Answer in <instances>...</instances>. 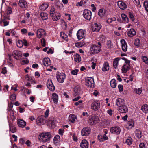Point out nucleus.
Here are the masks:
<instances>
[{
	"mask_svg": "<svg viewBox=\"0 0 148 148\" xmlns=\"http://www.w3.org/2000/svg\"><path fill=\"white\" fill-rule=\"evenodd\" d=\"M141 59L143 61L148 65V58L146 56H142Z\"/></svg>",
	"mask_w": 148,
	"mask_h": 148,
	"instance_id": "nucleus-45",
	"label": "nucleus"
},
{
	"mask_svg": "<svg viewBox=\"0 0 148 148\" xmlns=\"http://www.w3.org/2000/svg\"><path fill=\"white\" fill-rule=\"evenodd\" d=\"M108 137L105 135H99L98 136V140L100 142H103L108 140Z\"/></svg>",
	"mask_w": 148,
	"mask_h": 148,
	"instance_id": "nucleus-26",
	"label": "nucleus"
},
{
	"mask_svg": "<svg viewBox=\"0 0 148 148\" xmlns=\"http://www.w3.org/2000/svg\"><path fill=\"white\" fill-rule=\"evenodd\" d=\"M140 44V40L138 39H135L134 41V44L136 46H138Z\"/></svg>",
	"mask_w": 148,
	"mask_h": 148,
	"instance_id": "nucleus-59",
	"label": "nucleus"
},
{
	"mask_svg": "<svg viewBox=\"0 0 148 148\" xmlns=\"http://www.w3.org/2000/svg\"><path fill=\"white\" fill-rule=\"evenodd\" d=\"M49 4L47 3H45L41 5L39 7V9L43 11L45 10L48 7Z\"/></svg>",
	"mask_w": 148,
	"mask_h": 148,
	"instance_id": "nucleus-29",
	"label": "nucleus"
},
{
	"mask_svg": "<svg viewBox=\"0 0 148 148\" xmlns=\"http://www.w3.org/2000/svg\"><path fill=\"white\" fill-rule=\"evenodd\" d=\"M16 45L18 47L21 48L23 46V42L22 40H18L16 42Z\"/></svg>",
	"mask_w": 148,
	"mask_h": 148,
	"instance_id": "nucleus-49",
	"label": "nucleus"
},
{
	"mask_svg": "<svg viewBox=\"0 0 148 148\" xmlns=\"http://www.w3.org/2000/svg\"><path fill=\"white\" fill-rule=\"evenodd\" d=\"M100 107V103L99 101H94L91 105V108L93 110L97 111Z\"/></svg>",
	"mask_w": 148,
	"mask_h": 148,
	"instance_id": "nucleus-6",
	"label": "nucleus"
},
{
	"mask_svg": "<svg viewBox=\"0 0 148 148\" xmlns=\"http://www.w3.org/2000/svg\"><path fill=\"white\" fill-rule=\"evenodd\" d=\"M105 14V12L103 9H101L99 10L98 14L100 16L102 17Z\"/></svg>",
	"mask_w": 148,
	"mask_h": 148,
	"instance_id": "nucleus-48",
	"label": "nucleus"
},
{
	"mask_svg": "<svg viewBox=\"0 0 148 148\" xmlns=\"http://www.w3.org/2000/svg\"><path fill=\"white\" fill-rule=\"evenodd\" d=\"M86 32L82 29L78 30L77 33V36L79 40L84 38L86 36Z\"/></svg>",
	"mask_w": 148,
	"mask_h": 148,
	"instance_id": "nucleus-10",
	"label": "nucleus"
},
{
	"mask_svg": "<svg viewBox=\"0 0 148 148\" xmlns=\"http://www.w3.org/2000/svg\"><path fill=\"white\" fill-rule=\"evenodd\" d=\"M111 86L113 88H115L116 86V81L114 79H112L110 82Z\"/></svg>",
	"mask_w": 148,
	"mask_h": 148,
	"instance_id": "nucleus-42",
	"label": "nucleus"
},
{
	"mask_svg": "<svg viewBox=\"0 0 148 148\" xmlns=\"http://www.w3.org/2000/svg\"><path fill=\"white\" fill-rule=\"evenodd\" d=\"M52 99L55 103H56L58 100V95L56 93H54L52 94Z\"/></svg>",
	"mask_w": 148,
	"mask_h": 148,
	"instance_id": "nucleus-31",
	"label": "nucleus"
},
{
	"mask_svg": "<svg viewBox=\"0 0 148 148\" xmlns=\"http://www.w3.org/2000/svg\"><path fill=\"white\" fill-rule=\"evenodd\" d=\"M81 132L82 136H87L90 133V129L89 128L84 127L82 130Z\"/></svg>",
	"mask_w": 148,
	"mask_h": 148,
	"instance_id": "nucleus-12",
	"label": "nucleus"
},
{
	"mask_svg": "<svg viewBox=\"0 0 148 148\" xmlns=\"http://www.w3.org/2000/svg\"><path fill=\"white\" fill-rule=\"evenodd\" d=\"M80 145L81 148H88V143L86 140L84 139L81 142Z\"/></svg>",
	"mask_w": 148,
	"mask_h": 148,
	"instance_id": "nucleus-20",
	"label": "nucleus"
},
{
	"mask_svg": "<svg viewBox=\"0 0 148 148\" xmlns=\"http://www.w3.org/2000/svg\"><path fill=\"white\" fill-rule=\"evenodd\" d=\"M22 42H23V45H24L25 46H28L29 45V44L28 43L26 40L24 39L22 40Z\"/></svg>",
	"mask_w": 148,
	"mask_h": 148,
	"instance_id": "nucleus-61",
	"label": "nucleus"
},
{
	"mask_svg": "<svg viewBox=\"0 0 148 148\" xmlns=\"http://www.w3.org/2000/svg\"><path fill=\"white\" fill-rule=\"evenodd\" d=\"M78 72V69H75L71 71V73L74 75H76L77 74V72Z\"/></svg>",
	"mask_w": 148,
	"mask_h": 148,
	"instance_id": "nucleus-60",
	"label": "nucleus"
},
{
	"mask_svg": "<svg viewBox=\"0 0 148 148\" xmlns=\"http://www.w3.org/2000/svg\"><path fill=\"white\" fill-rule=\"evenodd\" d=\"M69 121L72 123H74L76 119V117L73 114H71L69 115Z\"/></svg>",
	"mask_w": 148,
	"mask_h": 148,
	"instance_id": "nucleus-35",
	"label": "nucleus"
},
{
	"mask_svg": "<svg viewBox=\"0 0 148 148\" xmlns=\"http://www.w3.org/2000/svg\"><path fill=\"white\" fill-rule=\"evenodd\" d=\"M140 148H147L146 146H145V144L143 143H140L139 145Z\"/></svg>",
	"mask_w": 148,
	"mask_h": 148,
	"instance_id": "nucleus-64",
	"label": "nucleus"
},
{
	"mask_svg": "<svg viewBox=\"0 0 148 148\" xmlns=\"http://www.w3.org/2000/svg\"><path fill=\"white\" fill-rule=\"evenodd\" d=\"M120 58H115L113 62V66L116 69H118V65L119 61L120 60Z\"/></svg>",
	"mask_w": 148,
	"mask_h": 148,
	"instance_id": "nucleus-28",
	"label": "nucleus"
},
{
	"mask_svg": "<svg viewBox=\"0 0 148 148\" xmlns=\"http://www.w3.org/2000/svg\"><path fill=\"white\" fill-rule=\"evenodd\" d=\"M134 91L136 93L138 94H140L142 91V88L134 89Z\"/></svg>",
	"mask_w": 148,
	"mask_h": 148,
	"instance_id": "nucleus-46",
	"label": "nucleus"
},
{
	"mask_svg": "<svg viewBox=\"0 0 148 148\" xmlns=\"http://www.w3.org/2000/svg\"><path fill=\"white\" fill-rule=\"evenodd\" d=\"M40 16L43 20H46L48 19V14L46 13H41L40 14Z\"/></svg>",
	"mask_w": 148,
	"mask_h": 148,
	"instance_id": "nucleus-37",
	"label": "nucleus"
},
{
	"mask_svg": "<svg viewBox=\"0 0 148 148\" xmlns=\"http://www.w3.org/2000/svg\"><path fill=\"white\" fill-rule=\"evenodd\" d=\"M122 44V49L124 52H126L127 49V45L126 43L125 40L124 39H122L121 40Z\"/></svg>",
	"mask_w": 148,
	"mask_h": 148,
	"instance_id": "nucleus-21",
	"label": "nucleus"
},
{
	"mask_svg": "<svg viewBox=\"0 0 148 148\" xmlns=\"http://www.w3.org/2000/svg\"><path fill=\"white\" fill-rule=\"evenodd\" d=\"M109 69V66L108 63L105 62L103 64L102 69V70L103 71H107Z\"/></svg>",
	"mask_w": 148,
	"mask_h": 148,
	"instance_id": "nucleus-24",
	"label": "nucleus"
},
{
	"mask_svg": "<svg viewBox=\"0 0 148 148\" xmlns=\"http://www.w3.org/2000/svg\"><path fill=\"white\" fill-rule=\"evenodd\" d=\"M43 64L45 66H48L51 64V60L48 58H45L43 60Z\"/></svg>",
	"mask_w": 148,
	"mask_h": 148,
	"instance_id": "nucleus-17",
	"label": "nucleus"
},
{
	"mask_svg": "<svg viewBox=\"0 0 148 148\" xmlns=\"http://www.w3.org/2000/svg\"><path fill=\"white\" fill-rule=\"evenodd\" d=\"M18 4L22 8H25L27 6V2L24 0H20Z\"/></svg>",
	"mask_w": 148,
	"mask_h": 148,
	"instance_id": "nucleus-27",
	"label": "nucleus"
},
{
	"mask_svg": "<svg viewBox=\"0 0 148 148\" xmlns=\"http://www.w3.org/2000/svg\"><path fill=\"white\" fill-rule=\"evenodd\" d=\"M132 138L129 137H128L126 140L125 143L128 145H130L132 143Z\"/></svg>",
	"mask_w": 148,
	"mask_h": 148,
	"instance_id": "nucleus-38",
	"label": "nucleus"
},
{
	"mask_svg": "<svg viewBox=\"0 0 148 148\" xmlns=\"http://www.w3.org/2000/svg\"><path fill=\"white\" fill-rule=\"evenodd\" d=\"M116 105L119 107L125 105V101L123 99L119 98L116 99Z\"/></svg>",
	"mask_w": 148,
	"mask_h": 148,
	"instance_id": "nucleus-15",
	"label": "nucleus"
},
{
	"mask_svg": "<svg viewBox=\"0 0 148 148\" xmlns=\"http://www.w3.org/2000/svg\"><path fill=\"white\" fill-rule=\"evenodd\" d=\"M85 2L83 0H81L80 2H78L76 4L77 6H84Z\"/></svg>",
	"mask_w": 148,
	"mask_h": 148,
	"instance_id": "nucleus-44",
	"label": "nucleus"
},
{
	"mask_svg": "<svg viewBox=\"0 0 148 148\" xmlns=\"http://www.w3.org/2000/svg\"><path fill=\"white\" fill-rule=\"evenodd\" d=\"M99 122V119L98 117L96 116H92L89 118L88 121L89 123L92 125L96 124Z\"/></svg>",
	"mask_w": 148,
	"mask_h": 148,
	"instance_id": "nucleus-7",
	"label": "nucleus"
},
{
	"mask_svg": "<svg viewBox=\"0 0 148 148\" xmlns=\"http://www.w3.org/2000/svg\"><path fill=\"white\" fill-rule=\"evenodd\" d=\"M10 100L12 101H14L16 99V95L15 94H13L11 95L10 97Z\"/></svg>",
	"mask_w": 148,
	"mask_h": 148,
	"instance_id": "nucleus-57",
	"label": "nucleus"
},
{
	"mask_svg": "<svg viewBox=\"0 0 148 148\" xmlns=\"http://www.w3.org/2000/svg\"><path fill=\"white\" fill-rule=\"evenodd\" d=\"M118 87L120 92H122L123 90V86L122 85L119 84L118 85Z\"/></svg>",
	"mask_w": 148,
	"mask_h": 148,
	"instance_id": "nucleus-62",
	"label": "nucleus"
},
{
	"mask_svg": "<svg viewBox=\"0 0 148 148\" xmlns=\"http://www.w3.org/2000/svg\"><path fill=\"white\" fill-rule=\"evenodd\" d=\"M110 130L111 133L116 135L119 134L121 131L120 128L118 126H114L111 127Z\"/></svg>",
	"mask_w": 148,
	"mask_h": 148,
	"instance_id": "nucleus-11",
	"label": "nucleus"
},
{
	"mask_svg": "<svg viewBox=\"0 0 148 148\" xmlns=\"http://www.w3.org/2000/svg\"><path fill=\"white\" fill-rule=\"evenodd\" d=\"M129 16L130 18V19L132 21H134V15L132 14L131 12H129Z\"/></svg>",
	"mask_w": 148,
	"mask_h": 148,
	"instance_id": "nucleus-55",
	"label": "nucleus"
},
{
	"mask_svg": "<svg viewBox=\"0 0 148 148\" xmlns=\"http://www.w3.org/2000/svg\"><path fill=\"white\" fill-rule=\"evenodd\" d=\"M101 25H98L97 23H95L92 27V29L94 32H98L101 29Z\"/></svg>",
	"mask_w": 148,
	"mask_h": 148,
	"instance_id": "nucleus-23",
	"label": "nucleus"
},
{
	"mask_svg": "<svg viewBox=\"0 0 148 148\" xmlns=\"http://www.w3.org/2000/svg\"><path fill=\"white\" fill-rule=\"evenodd\" d=\"M85 85L88 87H94V78L92 77H86L85 78Z\"/></svg>",
	"mask_w": 148,
	"mask_h": 148,
	"instance_id": "nucleus-4",
	"label": "nucleus"
},
{
	"mask_svg": "<svg viewBox=\"0 0 148 148\" xmlns=\"http://www.w3.org/2000/svg\"><path fill=\"white\" fill-rule=\"evenodd\" d=\"M80 94V90L79 89H78L77 88L74 89L73 91L74 95L75 96L79 95Z\"/></svg>",
	"mask_w": 148,
	"mask_h": 148,
	"instance_id": "nucleus-50",
	"label": "nucleus"
},
{
	"mask_svg": "<svg viewBox=\"0 0 148 148\" xmlns=\"http://www.w3.org/2000/svg\"><path fill=\"white\" fill-rule=\"evenodd\" d=\"M60 138V136L59 135L55 136L53 138V143L55 144L59 142Z\"/></svg>",
	"mask_w": 148,
	"mask_h": 148,
	"instance_id": "nucleus-40",
	"label": "nucleus"
},
{
	"mask_svg": "<svg viewBox=\"0 0 148 148\" xmlns=\"http://www.w3.org/2000/svg\"><path fill=\"white\" fill-rule=\"evenodd\" d=\"M47 88L52 91L55 90V87L54 86L51 79L48 80L47 83Z\"/></svg>",
	"mask_w": 148,
	"mask_h": 148,
	"instance_id": "nucleus-14",
	"label": "nucleus"
},
{
	"mask_svg": "<svg viewBox=\"0 0 148 148\" xmlns=\"http://www.w3.org/2000/svg\"><path fill=\"white\" fill-rule=\"evenodd\" d=\"M56 76L58 82L61 83L64 82V80L66 78V75L65 74L62 73H57Z\"/></svg>",
	"mask_w": 148,
	"mask_h": 148,
	"instance_id": "nucleus-3",
	"label": "nucleus"
},
{
	"mask_svg": "<svg viewBox=\"0 0 148 148\" xmlns=\"http://www.w3.org/2000/svg\"><path fill=\"white\" fill-rule=\"evenodd\" d=\"M117 5L119 8L122 10H124L127 8L126 4L122 1H118Z\"/></svg>",
	"mask_w": 148,
	"mask_h": 148,
	"instance_id": "nucleus-19",
	"label": "nucleus"
},
{
	"mask_svg": "<svg viewBox=\"0 0 148 148\" xmlns=\"http://www.w3.org/2000/svg\"><path fill=\"white\" fill-rule=\"evenodd\" d=\"M10 117L11 119L13 121L15 119V116H14V112H11L10 113Z\"/></svg>",
	"mask_w": 148,
	"mask_h": 148,
	"instance_id": "nucleus-58",
	"label": "nucleus"
},
{
	"mask_svg": "<svg viewBox=\"0 0 148 148\" xmlns=\"http://www.w3.org/2000/svg\"><path fill=\"white\" fill-rule=\"evenodd\" d=\"M136 34V32L134 29L133 28L130 29L127 32V35L129 37H132Z\"/></svg>",
	"mask_w": 148,
	"mask_h": 148,
	"instance_id": "nucleus-22",
	"label": "nucleus"
},
{
	"mask_svg": "<svg viewBox=\"0 0 148 148\" xmlns=\"http://www.w3.org/2000/svg\"><path fill=\"white\" fill-rule=\"evenodd\" d=\"M13 53L14 55H15L16 56H20V57L21 56V54H20L21 53L19 51L17 50H14L13 51Z\"/></svg>",
	"mask_w": 148,
	"mask_h": 148,
	"instance_id": "nucleus-53",
	"label": "nucleus"
},
{
	"mask_svg": "<svg viewBox=\"0 0 148 148\" xmlns=\"http://www.w3.org/2000/svg\"><path fill=\"white\" fill-rule=\"evenodd\" d=\"M116 18L115 17H113L111 18H106V22L108 23H110L113 22L115 21H116Z\"/></svg>",
	"mask_w": 148,
	"mask_h": 148,
	"instance_id": "nucleus-34",
	"label": "nucleus"
},
{
	"mask_svg": "<svg viewBox=\"0 0 148 148\" xmlns=\"http://www.w3.org/2000/svg\"><path fill=\"white\" fill-rule=\"evenodd\" d=\"M51 137V133L49 132H45L40 133L38 136V138L41 142L48 143L50 142Z\"/></svg>",
	"mask_w": 148,
	"mask_h": 148,
	"instance_id": "nucleus-1",
	"label": "nucleus"
},
{
	"mask_svg": "<svg viewBox=\"0 0 148 148\" xmlns=\"http://www.w3.org/2000/svg\"><path fill=\"white\" fill-rule=\"evenodd\" d=\"M9 127L10 128L9 130L12 133L15 132L16 130V128L12 123H10L9 124Z\"/></svg>",
	"mask_w": 148,
	"mask_h": 148,
	"instance_id": "nucleus-32",
	"label": "nucleus"
},
{
	"mask_svg": "<svg viewBox=\"0 0 148 148\" xmlns=\"http://www.w3.org/2000/svg\"><path fill=\"white\" fill-rule=\"evenodd\" d=\"M83 15L85 19L89 21L91 19V12L88 10L85 9L84 10Z\"/></svg>",
	"mask_w": 148,
	"mask_h": 148,
	"instance_id": "nucleus-5",
	"label": "nucleus"
},
{
	"mask_svg": "<svg viewBox=\"0 0 148 148\" xmlns=\"http://www.w3.org/2000/svg\"><path fill=\"white\" fill-rule=\"evenodd\" d=\"M143 5L146 10L148 12V1H145Z\"/></svg>",
	"mask_w": 148,
	"mask_h": 148,
	"instance_id": "nucleus-52",
	"label": "nucleus"
},
{
	"mask_svg": "<svg viewBox=\"0 0 148 148\" xmlns=\"http://www.w3.org/2000/svg\"><path fill=\"white\" fill-rule=\"evenodd\" d=\"M90 50L91 53H97L101 51L100 47L98 46L97 45H92L90 47Z\"/></svg>",
	"mask_w": 148,
	"mask_h": 148,
	"instance_id": "nucleus-9",
	"label": "nucleus"
},
{
	"mask_svg": "<svg viewBox=\"0 0 148 148\" xmlns=\"http://www.w3.org/2000/svg\"><path fill=\"white\" fill-rule=\"evenodd\" d=\"M134 124V121H129L126 125V127L128 129H131L133 127Z\"/></svg>",
	"mask_w": 148,
	"mask_h": 148,
	"instance_id": "nucleus-30",
	"label": "nucleus"
},
{
	"mask_svg": "<svg viewBox=\"0 0 148 148\" xmlns=\"http://www.w3.org/2000/svg\"><path fill=\"white\" fill-rule=\"evenodd\" d=\"M74 60L77 62H79L81 61V59L80 56L78 54L75 55L74 57Z\"/></svg>",
	"mask_w": 148,
	"mask_h": 148,
	"instance_id": "nucleus-39",
	"label": "nucleus"
},
{
	"mask_svg": "<svg viewBox=\"0 0 148 148\" xmlns=\"http://www.w3.org/2000/svg\"><path fill=\"white\" fill-rule=\"evenodd\" d=\"M123 22L124 23H129V20L127 16L124 14H122L121 15Z\"/></svg>",
	"mask_w": 148,
	"mask_h": 148,
	"instance_id": "nucleus-25",
	"label": "nucleus"
},
{
	"mask_svg": "<svg viewBox=\"0 0 148 148\" xmlns=\"http://www.w3.org/2000/svg\"><path fill=\"white\" fill-rule=\"evenodd\" d=\"M107 45L108 48H111L112 45L111 41L109 40L107 41Z\"/></svg>",
	"mask_w": 148,
	"mask_h": 148,
	"instance_id": "nucleus-56",
	"label": "nucleus"
},
{
	"mask_svg": "<svg viewBox=\"0 0 148 148\" xmlns=\"http://www.w3.org/2000/svg\"><path fill=\"white\" fill-rule=\"evenodd\" d=\"M141 110L145 113L148 112V105L145 104L143 106L141 107Z\"/></svg>",
	"mask_w": 148,
	"mask_h": 148,
	"instance_id": "nucleus-36",
	"label": "nucleus"
},
{
	"mask_svg": "<svg viewBox=\"0 0 148 148\" xmlns=\"http://www.w3.org/2000/svg\"><path fill=\"white\" fill-rule=\"evenodd\" d=\"M49 112V109H47L45 113V116H44V117H45V118L48 116Z\"/></svg>",
	"mask_w": 148,
	"mask_h": 148,
	"instance_id": "nucleus-63",
	"label": "nucleus"
},
{
	"mask_svg": "<svg viewBox=\"0 0 148 148\" xmlns=\"http://www.w3.org/2000/svg\"><path fill=\"white\" fill-rule=\"evenodd\" d=\"M136 136L139 138H140L141 136V132L140 130H136Z\"/></svg>",
	"mask_w": 148,
	"mask_h": 148,
	"instance_id": "nucleus-47",
	"label": "nucleus"
},
{
	"mask_svg": "<svg viewBox=\"0 0 148 148\" xmlns=\"http://www.w3.org/2000/svg\"><path fill=\"white\" fill-rule=\"evenodd\" d=\"M83 45L84 44L83 43L81 42H77L75 44V46L78 48L81 47L83 46Z\"/></svg>",
	"mask_w": 148,
	"mask_h": 148,
	"instance_id": "nucleus-54",
	"label": "nucleus"
},
{
	"mask_svg": "<svg viewBox=\"0 0 148 148\" xmlns=\"http://www.w3.org/2000/svg\"><path fill=\"white\" fill-rule=\"evenodd\" d=\"M45 32L43 29H39L37 31V36L38 38H40L45 36Z\"/></svg>",
	"mask_w": 148,
	"mask_h": 148,
	"instance_id": "nucleus-13",
	"label": "nucleus"
},
{
	"mask_svg": "<svg viewBox=\"0 0 148 148\" xmlns=\"http://www.w3.org/2000/svg\"><path fill=\"white\" fill-rule=\"evenodd\" d=\"M47 124L50 127H52L53 126H54L55 125V121L53 119H50L48 120Z\"/></svg>",
	"mask_w": 148,
	"mask_h": 148,
	"instance_id": "nucleus-33",
	"label": "nucleus"
},
{
	"mask_svg": "<svg viewBox=\"0 0 148 148\" xmlns=\"http://www.w3.org/2000/svg\"><path fill=\"white\" fill-rule=\"evenodd\" d=\"M17 123L19 127L22 128L24 127L26 124V122L21 119H18L17 120Z\"/></svg>",
	"mask_w": 148,
	"mask_h": 148,
	"instance_id": "nucleus-16",
	"label": "nucleus"
},
{
	"mask_svg": "<svg viewBox=\"0 0 148 148\" xmlns=\"http://www.w3.org/2000/svg\"><path fill=\"white\" fill-rule=\"evenodd\" d=\"M118 110L121 113H126L128 111V109L127 106L125 104L119 107Z\"/></svg>",
	"mask_w": 148,
	"mask_h": 148,
	"instance_id": "nucleus-18",
	"label": "nucleus"
},
{
	"mask_svg": "<svg viewBox=\"0 0 148 148\" xmlns=\"http://www.w3.org/2000/svg\"><path fill=\"white\" fill-rule=\"evenodd\" d=\"M60 36L62 38L66 40V41H67L68 40V36L66 34H65L64 32H61L60 34Z\"/></svg>",
	"mask_w": 148,
	"mask_h": 148,
	"instance_id": "nucleus-43",
	"label": "nucleus"
},
{
	"mask_svg": "<svg viewBox=\"0 0 148 148\" xmlns=\"http://www.w3.org/2000/svg\"><path fill=\"white\" fill-rule=\"evenodd\" d=\"M56 12L55 9L54 7H52L49 12L50 15L51 17H53Z\"/></svg>",
	"mask_w": 148,
	"mask_h": 148,
	"instance_id": "nucleus-41",
	"label": "nucleus"
},
{
	"mask_svg": "<svg viewBox=\"0 0 148 148\" xmlns=\"http://www.w3.org/2000/svg\"><path fill=\"white\" fill-rule=\"evenodd\" d=\"M13 103L12 102H10L8 104V108L7 110L8 111H10L13 108Z\"/></svg>",
	"mask_w": 148,
	"mask_h": 148,
	"instance_id": "nucleus-51",
	"label": "nucleus"
},
{
	"mask_svg": "<svg viewBox=\"0 0 148 148\" xmlns=\"http://www.w3.org/2000/svg\"><path fill=\"white\" fill-rule=\"evenodd\" d=\"M46 122V119L45 117L42 115L37 118L36 123L38 125H41L45 124Z\"/></svg>",
	"mask_w": 148,
	"mask_h": 148,
	"instance_id": "nucleus-8",
	"label": "nucleus"
},
{
	"mask_svg": "<svg viewBox=\"0 0 148 148\" xmlns=\"http://www.w3.org/2000/svg\"><path fill=\"white\" fill-rule=\"evenodd\" d=\"M121 59L125 61V63L121 67L122 72L123 73H126L130 69V61L125 57H123Z\"/></svg>",
	"mask_w": 148,
	"mask_h": 148,
	"instance_id": "nucleus-2",
	"label": "nucleus"
}]
</instances>
